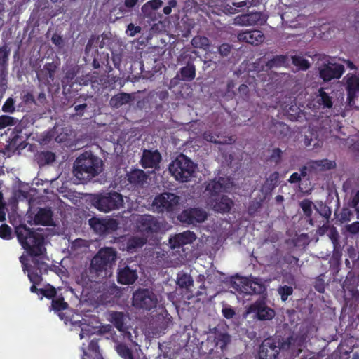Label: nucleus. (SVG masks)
I'll return each instance as SVG.
<instances>
[{
	"mask_svg": "<svg viewBox=\"0 0 359 359\" xmlns=\"http://www.w3.org/2000/svg\"><path fill=\"white\" fill-rule=\"evenodd\" d=\"M15 233L18 242L31 257L32 266L27 271V276L32 284H41L42 275L48 271V265L43 260L46 254L43 236L25 224L15 226Z\"/></svg>",
	"mask_w": 359,
	"mask_h": 359,
	"instance_id": "obj_1",
	"label": "nucleus"
},
{
	"mask_svg": "<svg viewBox=\"0 0 359 359\" xmlns=\"http://www.w3.org/2000/svg\"><path fill=\"white\" fill-rule=\"evenodd\" d=\"M102 161L92 153L80 155L74 163L75 184H85L102 171Z\"/></svg>",
	"mask_w": 359,
	"mask_h": 359,
	"instance_id": "obj_2",
	"label": "nucleus"
},
{
	"mask_svg": "<svg viewBox=\"0 0 359 359\" xmlns=\"http://www.w3.org/2000/svg\"><path fill=\"white\" fill-rule=\"evenodd\" d=\"M117 257V252L110 247L102 248L91 260L89 271L97 276L105 277L108 269H111Z\"/></svg>",
	"mask_w": 359,
	"mask_h": 359,
	"instance_id": "obj_3",
	"label": "nucleus"
},
{
	"mask_svg": "<svg viewBox=\"0 0 359 359\" xmlns=\"http://www.w3.org/2000/svg\"><path fill=\"white\" fill-rule=\"evenodd\" d=\"M196 165L184 154H180L172 161L168 170L176 180L182 182H189L194 177Z\"/></svg>",
	"mask_w": 359,
	"mask_h": 359,
	"instance_id": "obj_4",
	"label": "nucleus"
},
{
	"mask_svg": "<svg viewBox=\"0 0 359 359\" xmlns=\"http://www.w3.org/2000/svg\"><path fill=\"white\" fill-rule=\"evenodd\" d=\"M294 343L293 336L288 337L282 342L272 338H266L259 346V359H277L281 349L288 350Z\"/></svg>",
	"mask_w": 359,
	"mask_h": 359,
	"instance_id": "obj_5",
	"label": "nucleus"
},
{
	"mask_svg": "<svg viewBox=\"0 0 359 359\" xmlns=\"http://www.w3.org/2000/svg\"><path fill=\"white\" fill-rule=\"evenodd\" d=\"M122 195L116 191L96 194L92 199V203L99 211L109 212L119 209L123 205Z\"/></svg>",
	"mask_w": 359,
	"mask_h": 359,
	"instance_id": "obj_6",
	"label": "nucleus"
},
{
	"mask_svg": "<svg viewBox=\"0 0 359 359\" xmlns=\"http://www.w3.org/2000/svg\"><path fill=\"white\" fill-rule=\"evenodd\" d=\"M157 295L148 288H138L132 297V305L137 309L151 311L156 309L158 304Z\"/></svg>",
	"mask_w": 359,
	"mask_h": 359,
	"instance_id": "obj_7",
	"label": "nucleus"
},
{
	"mask_svg": "<svg viewBox=\"0 0 359 359\" xmlns=\"http://www.w3.org/2000/svg\"><path fill=\"white\" fill-rule=\"evenodd\" d=\"M29 121L22 118L15 125L9 136V144L16 149L25 148L27 145L26 141L32 135Z\"/></svg>",
	"mask_w": 359,
	"mask_h": 359,
	"instance_id": "obj_8",
	"label": "nucleus"
},
{
	"mask_svg": "<svg viewBox=\"0 0 359 359\" xmlns=\"http://www.w3.org/2000/svg\"><path fill=\"white\" fill-rule=\"evenodd\" d=\"M180 197L173 193L163 192L155 196L152 207L157 212H172L180 204Z\"/></svg>",
	"mask_w": 359,
	"mask_h": 359,
	"instance_id": "obj_9",
	"label": "nucleus"
},
{
	"mask_svg": "<svg viewBox=\"0 0 359 359\" xmlns=\"http://www.w3.org/2000/svg\"><path fill=\"white\" fill-rule=\"evenodd\" d=\"M233 182L229 177H216L209 181L206 185L205 191L208 192L210 198L219 196L221 193H227L233 187Z\"/></svg>",
	"mask_w": 359,
	"mask_h": 359,
	"instance_id": "obj_10",
	"label": "nucleus"
},
{
	"mask_svg": "<svg viewBox=\"0 0 359 359\" xmlns=\"http://www.w3.org/2000/svg\"><path fill=\"white\" fill-rule=\"evenodd\" d=\"M60 62L58 60L46 62L43 68L36 71V77L40 83L48 86H52Z\"/></svg>",
	"mask_w": 359,
	"mask_h": 359,
	"instance_id": "obj_11",
	"label": "nucleus"
},
{
	"mask_svg": "<svg viewBox=\"0 0 359 359\" xmlns=\"http://www.w3.org/2000/svg\"><path fill=\"white\" fill-rule=\"evenodd\" d=\"M136 224L137 230L147 236L158 232L161 227L159 221L150 215H140L137 219Z\"/></svg>",
	"mask_w": 359,
	"mask_h": 359,
	"instance_id": "obj_12",
	"label": "nucleus"
},
{
	"mask_svg": "<svg viewBox=\"0 0 359 359\" xmlns=\"http://www.w3.org/2000/svg\"><path fill=\"white\" fill-rule=\"evenodd\" d=\"M207 217V212L199 208L185 209L177 217L181 222L187 224H196L203 222Z\"/></svg>",
	"mask_w": 359,
	"mask_h": 359,
	"instance_id": "obj_13",
	"label": "nucleus"
},
{
	"mask_svg": "<svg viewBox=\"0 0 359 359\" xmlns=\"http://www.w3.org/2000/svg\"><path fill=\"white\" fill-rule=\"evenodd\" d=\"M320 78L325 82L332 79H339L344 72L343 65L327 62L318 67Z\"/></svg>",
	"mask_w": 359,
	"mask_h": 359,
	"instance_id": "obj_14",
	"label": "nucleus"
},
{
	"mask_svg": "<svg viewBox=\"0 0 359 359\" xmlns=\"http://www.w3.org/2000/svg\"><path fill=\"white\" fill-rule=\"evenodd\" d=\"M162 160L161 153L157 150L144 149L141 156L140 164L144 168H152L154 170L160 168V163Z\"/></svg>",
	"mask_w": 359,
	"mask_h": 359,
	"instance_id": "obj_15",
	"label": "nucleus"
},
{
	"mask_svg": "<svg viewBox=\"0 0 359 359\" xmlns=\"http://www.w3.org/2000/svg\"><path fill=\"white\" fill-rule=\"evenodd\" d=\"M266 22V16L262 12H250L238 15L235 23L243 26L263 25Z\"/></svg>",
	"mask_w": 359,
	"mask_h": 359,
	"instance_id": "obj_16",
	"label": "nucleus"
},
{
	"mask_svg": "<svg viewBox=\"0 0 359 359\" xmlns=\"http://www.w3.org/2000/svg\"><path fill=\"white\" fill-rule=\"evenodd\" d=\"M249 312L255 313V317L259 320H270L276 315L275 311L262 300L252 304L249 307Z\"/></svg>",
	"mask_w": 359,
	"mask_h": 359,
	"instance_id": "obj_17",
	"label": "nucleus"
},
{
	"mask_svg": "<svg viewBox=\"0 0 359 359\" xmlns=\"http://www.w3.org/2000/svg\"><path fill=\"white\" fill-rule=\"evenodd\" d=\"M147 175L141 169H133L128 172L126 179L129 189H138L142 187L147 180Z\"/></svg>",
	"mask_w": 359,
	"mask_h": 359,
	"instance_id": "obj_18",
	"label": "nucleus"
},
{
	"mask_svg": "<svg viewBox=\"0 0 359 359\" xmlns=\"http://www.w3.org/2000/svg\"><path fill=\"white\" fill-rule=\"evenodd\" d=\"M209 204L214 211L224 214L229 212L234 203L231 198L222 195L220 197L210 198Z\"/></svg>",
	"mask_w": 359,
	"mask_h": 359,
	"instance_id": "obj_19",
	"label": "nucleus"
},
{
	"mask_svg": "<svg viewBox=\"0 0 359 359\" xmlns=\"http://www.w3.org/2000/svg\"><path fill=\"white\" fill-rule=\"evenodd\" d=\"M237 38L239 41L245 42L252 46L259 45L265 39L263 32L258 29L241 32L238 34Z\"/></svg>",
	"mask_w": 359,
	"mask_h": 359,
	"instance_id": "obj_20",
	"label": "nucleus"
},
{
	"mask_svg": "<svg viewBox=\"0 0 359 359\" xmlns=\"http://www.w3.org/2000/svg\"><path fill=\"white\" fill-rule=\"evenodd\" d=\"M137 269L126 265L119 266L117 272V281L122 285H132L137 279Z\"/></svg>",
	"mask_w": 359,
	"mask_h": 359,
	"instance_id": "obj_21",
	"label": "nucleus"
},
{
	"mask_svg": "<svg viewBox=\"0 0 359 359\" xmlns=\"http://www.w3.org/2000/svg\"><path fill=\"white\" fill-rule=\"evenodd\" d=\"M305 165L311 175L316 174L319 171L331 170L336 167V163L334 161H330L327 158L321 160H311Z\"/></svg>",
	"mask_w": 359,
	"mask_h": 359,
	"instance_id": "obj_22",
	"label": "nucleus"
},
{
	"mask_svg": "<svg viewBox=\"0 0 359 359\" xmlns=\"http://www.w3.org/2000/svg\"><path fill=\"white\" fill-rule=\"evenodd\" d=\"M241 283L239 291L245 294H260L265 291L264 284L257 280L245 279Z\"/></svg>",
	"mask_w": 359,
	"mask_h": 359,
	"instance_id": "obj_23",
	"label": "nucleus"
},
{
	"mask_svg": "<svg viewBox=\"0 0 359 359\" xmlns=\"http://www.w3.org/2000/svg\"><path fill=\"white\" fill-rule=\"evenodd\" d=\"M196 239V236L193 231H185L170 238L169 242L172 248H176L192 243Z\"/></svg>",
	"mask_w": 359,
	"mask_h": 359,
	"instance_id": "obj_24",
	"label": "nucleus"
},
{
	"mask_svg": "<svg viewBox=\"0 0 359 359\" xmlns=\"http://www.w3.org/2000/svg\"><path fill=\"white\" fill-rule=\"evenodd\" d=\"M36 224L51 226L53 224V212L50 208H39L34 219Z\"/></svg>",
	"mask_w": 359,
	"mask_h": 359,
	"instance_id": "obj_25",
	"label": "nucleus"
},
{
	"mask_svg": "<svg viewBox=\"0 0 359 359\" xmlns=\"http://www.w3.org/2000/svg\"><path fill=\"white\" fill-rule=\"evenodd\" d=\"M83 357L81 359H104L100 351L97 339H92L88 347V351L82 348Z\"/></svg>",
	"mask_w": 359,
	"mask_h": 359,
	"instance_id": "obj_26",
	"label": "nucleus"
},
{
	"mask_svg": "<svg viewBox=\"0 0 359 359\" xmlns=\"http://www.w3.org/2000/svg\"><path fill=\"white\" fill-rule=\"evenodd\" d=\"M134 100L132 94L127 93H119L111 97L109 101L111 107L119 108L124 104L130 103Z\"/></svg>",
	"mask_w": 359,
	"mask_h": 359,
	"instance_id": "obj_27",
	"label": "nucleus"
},
{
	"mask_svg": "<svg viewBox=\"0 0 359 359\" xmlns=\"http://www.w3.org/2000/svg\"><path fill=\"white\" fill-rule=\"evenodd\" d=\"M347 100L351 103L354 101L356 94L359 92V77L356 76H351L347 79Z\"/></svg>",
	"mask_w": 359,
	"mask_h": 359,
	"instance_id": "obj_28",
	"label": "nucleus"
},
{
	"mask_svg": "<svg viewBox=\"0 0 359 359\" xmlns=\"http://www.w3.org/2000/svg\"><path fill=\"white\" fill-rule=\"evenodd\" d=\"M271 132L273 133L278 139H283L290 134L289 126L283 122L276 121L271 126Z\"/></svg>",
	"mask_w": 359,
	"mask_h": 359,
	"instance_id": "obj_29",
	"label": "nucleus"
},
{
	"mask_svg": "<svg viewBox=\"0 0 359 359\" xmlns=\"http://www.w3.org/2000/svg\"><path fill=\"white\" fill-rule=\"evenodd\" d=\"M316 99V102L323 109H331L333 106L332 97L325 91L323 88L318 90Z\"/></svg>",
	"mask_w": 359,
	"mask_h": 359,
	"instance_id": "obj_30",
	"label": "nucleus"
},
{
	"mask_svg": "<svg viewBox=\"0 0 359 359\" xmlns=\"http://www.w3.org/2000/svg\"><path fill=\"white\" fill-rule=\"evenodd\" d=\"M9 55L10 48L7 45L0 47V74L1 76H6L7 72Z\"/></svg>",
	"mask_w": 359,
	"mask_h": 359,
	"instance_id": "obj_31",
	"label": "nucleus"
},
{
	"mask_svg": "<svg viewBox=\"0 0 359 359\" xmlns=\"http://www.w3.org/2000/svg\"><path fill=\"white\" fill-rule=\"evenodd\" d=\"M36 160L39 166H44L55 161V154L50 151H43L36 154Z\"/></svg>",
	"mask_w": 359,
	"mask_h": 359,
	"instance_id": "obj_32",
	"label": "nucleus"
},
{
	"mask_svg": "<svg viewBox=\"0 0 359 359\" xmlns=\"http://www.w3.org/2000/svg\"><path fill=\"white\" fill-rule=\"evenodd\" d=\"M111 322L119 331H123L125 326V315L123 312L113 311L110 314Z\"/></svg>",
	"mask_w": 359,
	"mask_h": 359,
	"instance_id": "obj_33",
	"label": "nucleus"
},
{
	"mask_svg": "<svg viewBox=\"0 0 359 359\" xmlns=\"http://www.w3.org/2000/svg\"><path fill=\"white\" fill-rule=\"evenodd\" d=\"M180 74L183 81H191L194 80L196 76V68L194 65L188 63L187 66L180 69Z\"/></svg>",
	"mask_w": 359,
	"mask_h": 359,
	"instance_id": "obj_34",
	"label": "nucleus"
},
{
	"mask_svg": "<svg viewBox=\"0 0 359 359\" xmlns=\"http://www.w3.org/2000/svg\"><path fill=\"white\" fill-rule=\"evenodd\" d=\"M177 284L180 288H184L189 290V288L194 285V280L190 275L184 272H181L177 275Z\"/></svg>",
	"mask_w": 359,
	"mask_h": 359,
	"instance_id": "obj_35",
	"label": "nucleus"
},
{
	"mask_svg": "<svg viewBox=\"0 0 359 359\" xmlns=\"http://www.w3.org/2000/svg\"><path fill=\"white\" fill-rule=\"evenodd\" d=\"M69 304L64 299L62 294L57 295L52 299L50 309L55 312H60L67 309Z\"/></svg>",
	"mask_w": 359,
	"mask_h": 359,
	"instance_id": "obj_36",
	"label": "nucleus"
},
{
	"mask_svg": "<svg viewBox=\"0 0 359 359\" xmlns=\"http://www.w3.org/2000/svg\"><path fill=\"white\" fill-rule=\"evenodd\" d=\"M288 60V57L285 55H278L274 56L273 58L270 59L266 62V67L269 69H272L274 67H280L284 66Z\"/></svg>",
	"mask_w": 359,
	"mask_h": 359,
	"instance_id": "obj_37",
	"label": "nucleus"
},
{
	"mask_svg": "<svg viewBox=\"0 0 359 359\" xmlns=\"http://www.w3.org/2000/svg\"><path fill=\"white\" fill-rule=\"evenodd\" d=\"M89 225L97 233L100 235L107 233L104 219L92 217L89 219Z\"/></svg>",
	"mask_w": 359,
	"mask_h": 359,
	"instance_id": "obj_38",
	"label": "nucleus"
},
{
	"mask_svg": "<svg viewBox=\"0 0 359 359\" xmlns=\"http://www.w3.org/2000/svg\"><path fill=\"white\" fill-rule=\"evenodd\" d=\"M313 205V202L307 198L302 200L299 203V206L302 209L304 215L306 218H308L309 222L311 225H313V219L311 218Z\"/></svg>",
	"mask_w": 359,
	"mask_h": 359,
	"instance_id": "obj_39",
	"label": "nucleus"
},
{
	"mask_svg": "<svg viewBox=\"0 0 359 359\" xmlns=\"http://www.w3.org/2000/svg\"><path fill=\"white\" fill-rule=\"evenodd\" d=\"M216 346H219L222 351H224L231 341V336L227 333L219 332L215 336Z\"/></svg>",
	"mask_w": 359,
	"mask_h": 359,
	"instance_id": "obj_40",
	"label": "nucleus"
},
{
	"mask_svg": "<svg viewBox=\"0 0 359 359\" xmlns=\"http://www.w3.org/2000/svg\"><path fill=\"white\" fill-rule=\"evenodd\" d=\"M292 63L298 68L299 70L306 71L310 68V62L308 60L300 55H292L291 57Z\"/></svg>",
	"mask_w": 359,
	"mask_h": 359,
	"instance_id": "obj_41",
	"label": "nucleus"
},
{
	"mask_svg": "<svg viewBox=\"0 0 359 359\" xmlns=\"http://www.w3.org/2000/svg\"><path fill=\"white\" fill-rule=\"evenodd\" d=\"M116 351L123 359H135L132 350L124 343L117 344Z\"/></svg>",
	"mask_w": 359,
	"mask_h": 359,
	"instance_id": "obj_42",
	"label": "nucleus"
},
{
	"mask_svg": "<svg viewBox=\"0 0 359 359\" xmlns=\"http://www.w3.org/2000/svg\"><path fill=\"white\" fill-rule=\"evenodd\" d=\"M147 242V238L133 236L129 238L127 241V249L133 250L137 248H142Z\"/></svg>",
	"mask_w": 359,
	"mask_h": 359,
	"instance_id": "obj_43",
	"label": "nucleus"
},
{
	"mask_svg": "<svg viewBox=\"0 0 359 359\" xmlns=\"http://www.w3.org/2000/svg\"><path fill=\"white\" fill-rule=\"evenodd\" d=\"M218 136L215 137V135L211 133H205L204 138L205 140L215 143L216 144H231L233 142V139L232 137H225L224 140H218Z\"/></svg>",
	"mask_w": 359,
	"mask_h": 359,
	"instance_id": "obj_44",
	"label": "nucleus"
},
{
	"mask_svg": "<svg viewBox=\"0 0 359 359\" xmlns=\"http://www.w3.org/2000/svg\"><path fill=\"white\" fill-rule=\"evenodd\" d=\"M288 182L290 184H299V188L301 191L306 192L308 191H310L311 189V187H306V186H304V182L302 180L301 175L298 172H294L292 173L289 179L287 180Z\"/></svg>",
	"mask_w": 359,
	"mask_h": 359,
	"instance_id": "obj_45",
	"label": "nucleus"
},
{
	"mask_svg": "<svg viewBox=\"0 0 359 359\" xmlns=\"http://www.w3.org/2000/svg\"><path fill=\"white\" fill-rule=\"evenodd\" d=\"M283 151L279 148L273 149L271 154L267 158V161L274 163L277 165L280 163L282 160Z\"/></svg>",
	"mask_w": 359,
	"mask_h": 359,
	"instance_id": "obj_46",
	"label": "nucleus"
},
{
	"mask_svg": "<svg viewBox=\"0 0 359 359\" xmlns=\"http://www.w3.org/2000/svg\"><path fill=\"white\" fill-rule=\"evenodd\" d=\"M278 178L279 173L278 172L276 171L271 173L265 182V188L269 191H272L277 186Z\"/></svg>",
	"mask_w": 359,
	"mask_h": 359,
	"instance_id": "obj_47",
	"label": "nucleus"
},
{
	"mask_svg": "<svg viewBox=\"0 0 359 359\" xmlns=\"http://www.w3.org/2000/svg\"><path fill=\"white\" fill-rule=\"evenodd\" d=\"M40 294L48 299H53L57 296L56 289L50 284H47L44 288H41Z\"/></svg>",
	"mask_w": 359,
	"mask_h": 359,
	"instance_id": "obj_48",
	"label": "nucleus"
},
{
	"mask_svg": "<svg viewBox=\"0 0 359 359\" xmlns=\"http://www.w3.org/2000/svg\"><path fill=\"white\" fill-rule=\"evenodd\" d=\"M18 122V119L7 115L0 116V130L7 126H15Z\"/></svg>",
	"mask_w": 359,
	"mask_h": 359,
	"instance_id": "obj_49",
	"label": "nucleus"
},
{
	"mask_svg": "<svg viewBox=\"0 0 359 359\" xmlns=\"http://www.w3.org/2000/svg\"><path fill=\"white\" fill-rule=\"evenodd\" d=\"M278 293L280 296L281 300L285 302L287 300L288 297L292 294L293 288L288 285L280 286L278 288Z\"/></svg>",
	"mask_w": 359,
	"mask_h": 359,
	"instance_id": "obj_50",
	"label": "nucleus"
},
{
	"mask_svg": "<svg viewBox=\"0 0 359 359\" xmlns=\"http://www.w3.org/2000/svg\"><path fill=\"white\" fill-rule=\"evenodd\" d=\"M325 275L320 274L315 278L313 287L320 293H324L325 290V284L324 280Z\"/></svg>",
	"mask_w": 359,
	"mask_h": 359,
	"instance_id": "obj_51",
	"label": "nucleus"
},
{
	"mask_svg": "<svg viewBox=\"0 0 359 359\" xmlns=\"http://www.w3.org/2000/svg\"><path fill=\"white\" fill-rule=\"evenodd\" d=\"M283 261L287 264L290 267L293 268L299 266V258L293 256L290 253L285 254L283 257Z\"/></svg>",
	"mask_w": 359,
	"mask_h": 359,
	"instance_id": "obj_52",
	"label": "nucleus"
},
{
	"mask_svg": "<svg viewBox=\"0 0 359 359\" xmlns=\"http://www.w3.org/2000/svg\"><path fill=\"white\" fill-rule=\"evenodd\" d=\"M191 43L195 47L203 48L205 49V48L208 46V39L205 36H196L193 38Z\"/></svg>",
	"mask_w": 359,
	"mask_h": 359,
	"instance_id": "obj_53",
	"label": "nucleus"
},
{
	"mask_svg": "<svg viewBox=\"0 0 359 359\" xmlns=\"http://www.w3.org/2000/svg\"><path fill=\"white\" fill-rule=\"evenodd\" d=\"M314 207L316 211L324 218L328 219L330 217L332 212L330 208L327 205L321 203L320 204L318 205V208L316 206Z\"/></svg>",
	"mask_w": 359,
	"mask_h": 359,
	"instance_id": "obj_54",
	"label": "nucleus"
},
{
	"mask_svg": "<svg viewBox=\"0 0 359 359\" xmlns=\"http://www.w3.org/2000/svg\"><path fill=\"white\" fill-rule=\"evenodd\" d=\"M0 238L5 240L12 238L11 229L8 225L4 224L0 226Z\"/></svg>",
	"mask_w": 359,
	"mask_h": 359,
	"instance_id": "obj_55",
	"label": "nucleus"
},
{
	"mask_svg": "<svg viewBox=\"0 0 359 359\" xmlns=\"http://www.w3.org/2000/svg\"><path fill=\"white\" fill-rule=\"evenodd\" d=\"M15 102L13 98H8L3 104L2 111L6 113H13L15 110Z\"/></svg>",
	"mask_w": 359,
	"mask_h": 359,
	"instance_id": "obj_56",
	"label": "nucleus"
},
{
	"mask_svg": "<svg viewBox=\"0 0 359 359\" xmlns=\"http://www.w3.org/2000/svg\"><path fill=\"white\" fill-rule=\"evenodd\" d=\"M104 225H105V229L107 231V233H109L110 231H116L118 228V222L116 219L113 218H109V219H104Z\"/></svg>",
	"mask_w": 359,
	"mask_h": 359,
	"instance_id": "obj_57",
	"label": "nucleus"
},
{
	"mask_svg": "<svg viewBox=\"0 0 359 359\" xmlns=\"http://www.w3.org/2000/svg\"><path fill=\"white\" fill-rule=\"evenodd\" d=\"M163 4L162 0H151L144 4L142 9L144 11L147 8L149 7L152 10H157L162 6Z\"/></svg>",
	"mask_w": 359,
	"mask_h": 359,
	"instance_id": "obj_58",
	"label": "nucleus"
},
{
	"mask_svg": "<svg viewBox=\"0 0 359 359\" xmlns=\"http://www.w3.org/2000/svg\"><path fill=\"white\" fill-rule=\"evenodd\" d=\"M217 51L222 57H227L231 52L232 46L227 43H224L217 48Z\"/></svg>",
	"mask_w": 359,
	"mask_h": 359,
	"instance_id": "obj_59",
	"label": "nucleus"
},
{
	"mask_svg": "<svg viewBox=\"0 0 359 359\" xmlns=\"http://www.w3.org/2000/svg\"><path fill=\"white\" fill-rule=\"evenodd\" d=\"M352 215L349 208H344L339 215V219L341 222H348L351 220Z\"/></svg>",
	"mask_w": 359,
	"mask_h": 359,
	"instance_id": "obj_60",
	"label": "nucleus"
},
{
	"mask_svg": "<svg viewBox=\"0 0 359 359\" xmlns=\"http://www.w3.org/2000/svg\"><path fill=\"white\" fill-rule=\"evenodd\" d=\"M350 205L352 208L355 209L356 212V217L358 219H359V189L353 196Z\"/></svg>",
	"mask_w": 359,
	"mask_h": 359,
	"instance_id": "obj_61",
	"label": "nucleus"
},
{
	"mask_svg": "<svg viewBox=\"0 0 359 359\" xmlns=\"http://www.w3.org/2000/svg\"><path fill=\"white\" fill-rule=\"evenodd\" d=\"M95 328L93 327H89L88 325L81 327V330L79 334L80 339H82L85 337H90L92 334L95 333Z\"/></svg>",
	"mask_w": 359,
	"mask_h": 359,
	"instance_id": "obj_62",
	"label": "nucleus"
},
{
	"mask_svg": "<svg viewBox=\"0 0 359 359\" xmlns=\"http://www.w3.org/2000/svg\"><path fill=\"white\" fill-rule=\"evenodd\" d=\"M22 102L27 105H32L36 104V100L34 97V95L31 93H26L22 97Z\"/></svg>",
	"mask_w": 359,
	"mask_h": 359,
	"instance_id": "obj_63",
	"label": "nucleus"
},
{
	"mask_svg": "<svg viewBox=\"0 0 359 359\" xmlns=\"http://www.w3.org/2000/svg\"><path fill=\"white\" fill-rule=\"evenodd\" d=\"M346 230L351 234H357L359 233V222H354L346 226Z\"/></svg>",
	"mask_w": 359,
	"mask_h": 359,
	"instance_id": "obj_64",
	"label": "nucleus"
}]
</instances>
